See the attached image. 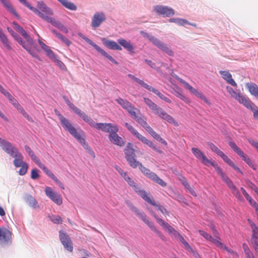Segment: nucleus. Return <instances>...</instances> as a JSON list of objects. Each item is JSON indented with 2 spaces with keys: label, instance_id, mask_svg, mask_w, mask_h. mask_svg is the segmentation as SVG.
<instances>
[{
  "label": "nucleus",
  "instance_id": "nucleus-36",
  "mask_svg": "<svg viewBox=\"0 0 258 258\" xmlns=\"http://www.w3.org/2000/svg\"><path fill=\"white\" fill-rule=\"evenodd\" d=\"M215 245L220 249L226 250L228 253L232 255L237 254L232 249L229 248L223 243L220 242L219 240H217Z\"/></svg>",
  "mask_w": 258,
  "mask_h": 258
},
{
  "label": "nucleus",
  "instance_id": "nucleus-10",
  "mask_svg": "<svg viewBox=\"0 0 258 258\" xmlns=\"http://www.w3.org/2000/svg\"><path fill=\"white\" fill-rule=\"evenodd\" d=\"M12 243V233L5 227H0V244L2 246L9 245Z\"/></svg>",
  "mask_w": 258,
  "mask_h": 258
},
{
  "label": "nucleus",
  "instance_id": "nucleus-55",
  "mask_svg": "<svg viewBox=\"0 0 258 258\" xmlns=\"http://www.w3.org/2000/svg\"><path fill=\"white\" fill-rule=\"evenodd\" d=\"M182 183L183 185L184 186V187L188 190V191L190 192L191 195L194 196H197V195L195 191V190L193 189V188L190 186V185L188 184L187 181L186 180H183L182 182Z\"/></svg>",
  "mask_w": 258,
  "mask_h": 258
},
{
  "label": "nucleus",
  "instance_id": "nucleus-20",
  "mask_svg": "<svg viewBox=\"0 0 258 258\" xmlns=\"http://www.w3.org/2000/svg\"><path fill=\"white\" fill-rule=\"evenodd\" d=\"M219 73L222 76V78L229 84L234 87L237 86V84L232 79V75L229 72L227 71H220Z\"/></svg>",
  "mask_w": 258,
  "mask_h": 258
},
{
  "label": "nucleus",
  "instance_id": "nucleus-44",
  "mask_svg": "<svg viewBox=\"0 0 258 258\" xmlns=\"http://www.w3.org/2000/svg\"><path fill=\"white\" fill-rule=\"evenodd\" d=\"M59 236L62 244L68 243L69 241H71L69 236L62 231H59Z\"/></svg>",
  "mask_w": 258,
  "mask_h": 258
},
{
  "label": "nucleus",
  "instance_id": "nucleus-48",
  "mask_svg": "<svg viewBox=\"0 0 258 258\" xmlns=\"http://www.w3.org/2000/svg\"><path fill=\"white\" fill-rule=\"evenodd\" d=\"M116 101L124 109H126L131 103L126 100L123 99L121 98H118L116 99Z\"/></svg>",
  "mask_w": 258,
  "mask_h": 258
},
{
  "label": "nucleus",
  "instance_id": "nucleus-11",
  "mask_svg": "<svg viewBox=\"0 0 258 258\" xmlns=\"http://www.w3.org/2000/svg\"><path fill=\"white\" fill-rule=\"evenodd\" d=\"M45 194L52 202L57 205H61L62 203L61 196L53 190L51 187L49 186L45 187Z\"/></svg>",
  "mask_w": 258,
  "mask_h": 258
},
{
  "label": "nucleus",
  "instance_id": "nucleus-59",
  "mask_svg": "<svg viewBox=\"0 0 258 258\" xmlns=\"http://www.w3.org/2000/svg\"><path fill=\"white\" fill-rule=\"evenodd\" d=\"M220 176L222 179L226 183L227 185L229 188L233 185L232 181L225 173L223 174Z\"/></svg>",
  "mask_w": 258,
  "mask_h": 258
},
{
  "label": "nucleus",
  "instance_id": "nucleus-46",
  "mask_svg": "<svg viewBox=\"0 0 258 258\" xmlns=\"http://www.w3.org/2000/svg\"><path fill=\"white\" fill-rule=\"evenodd\" d=\"M78 35L83 38L86 42H87L88 44L92 46L95 49L98 47V45H97L96 43H95L93 41H92L91 39L88 38L87 37L85 36L82 33L79 32L78 33Z\"/></svg>",
  "mask_w": 258,
  "mask_h": 258
},
{
  "label": "nucleus",
  "instance_id": "nucleus-50",
  "mask_svg": "<svg viewBox=\"0 0 258 258\" xmlns=\"http://www.w3.org/2000/svg\"><path fill=\"white\" fill-rule=\"evenodd\" d=\"M153 93L157 95L160 99L164 100L165 102L167 103H171V101L170 99L165 96L161 93H160L157 89L154 88L153 91H152Z\"/></svg>",
  "mask_w": 258,
  "mask_h": 258
},
{
  "label": "nucleus",
  "instance_id": "nucleus-22",
  "mask_svg": "<svg viewBox=\"0 0 258 258\" xmlns=\"http://www.w3.org/2000/svg\"><path fill=\"white\" fill-rule=\"evenodd\" d=\"M136 152H138V151L133 148V145L131 143H128L124 149L125 159H126L128 158L136 156Z\"/></svg>",
  "mask_w": 258,
  "mask_h": 258
},
{
  "label": "nucleus",
  "instance_id": "nucleus-35",
  "mask_svg": "<svg viewBox=\"0 0 258 258\" xmlns=\"http://www.w3.org/2000/svg\"><path fill=\"white\" fill-rule=\"evenodd\" d=\"M240 190L242 191V194L245 197L246 199L248 201L249 204L255 208L256 207L258 206V204L252 200L251 197L248 195V194L246 191L245 189L243 187L240 188Z\"/></svg>",
  "mask_w": 258,
  "mask_h": 258
},
{
  "label": "nucleus",
  "instance_id": "nucleus-1",
  "mask_svg": "<svg viewBox=\"0 0 258 258\" xmlns=\"http://www.w3.org/2000/svg\"><path fill=\"white\" fill-rule=\"evenodd\" d=\"M57 115L59 117V119L62 127L66 130L68 131L70 134L83 146L85 149L88 151V152L90 156L94 158L95 157V153L89 147V145L86 142L84 138L82 136L83 132L81 130L80 132H78L77 129L72 125L71 122L59 113H57Z\"/></svg>",
  "mask_w": 258,
  "mask_h": 258
},
{
  "label": "nucleus",
  "instance_id": "nucleus-5",
  "mask_svg": "<svg viewBox=\"0 0 258 258\" xmlns=\"http://www.w3.org/2000/svg\"><path fill=\"white\" fill-rule=\"evenodd\" d=\"M153 11L157 15L161 16L163 18L170 17L175 14V11L172 8L161 5H157L153 6Z\"/></svg>",
  "mask_w": 258,
  "mask_h": 258
},
{
  "label": "nucleus",
  "instance_id": "nucleus-58",
  "mask_svg": "<svg viewBox=\"0 0 258 258\" xmlns=\"http://www.w3.org/2000/svg\"><path fill=\"white\" fill-rule=\"evenodd\" d=\"M210 149L211 150L216 153L217 155L220 156L223 153L222 151H221L219 149H218L214 144L213 143H209L208 144Z\"/></svg>",
  "mask_w": 258,
  "mask_h": 258
},
{
  "label": "nucleus",
  "instance_id": "nucleus-8",
  "mask_svg": "<svg viewBox=\"0 0 258 258\" xmlns=\"http://www.w3.org/2000/svg\"><path fill=\"white\" fill-rule=\"evenodd\" d=\"M139 169L148 177L150 178L156 183L159 184L161 186L165 187L166 186V183L165 182H164L162 179L159 177L156 174L151 171L149 169L144 167L142 164H140Z\"/></svg>",
  "mask_w": 258,
  "mask_h": 258
},
{
  "label": "nucleus",
  "instance_id": "nucleus-57",
  "mask_svg": "<svg viewBox=\"0 0 258 258\" xmlns=\"http://www.w3.org/2000/svg\"><path fill=\"white\" fill-rule=\"evenodd\" d=\"M139 140L141 141L143 143L146 144L147 145L152 148V149L155 148L156 146L153 144V143L152 141L148 140L145 137L142 136V137L140 138V139Z\"/></svg>",
  "mask_w": 258,
  "mask_h": 258
},
{
  "label": "nucleus",
  "instance_id": "nucleus-52",
  "mask_svg": "<svg viewBox=\"0 0 258 258\" xmlns=\"http://www.w3.org/2000/svg\"><path fill=\"white\" fill-rule=\"evenodd\" d=\"M138 84L141 85L142 87L147 89L149 91H152L154 88L152 87L151 86L148 85L143 80H142L140 79H138L137 81L136 82Z\"/></svg>",
  "mask_w": 258,
  "mask_h": 258
},
{
  "label": "nucleus",
  "instance_id": "nucleus-26",
  "mask_svg": "<svg viewBox=\"0 0 258 258\" xmlns=\"http://www.w3.org/2000/svg\"><path fill=\"white\" fill-rule=\"evenodd\" d=\"M66 9L75 11L77 10V6L69 0H57Z\"/></svg>",
  "mask_w": 258,
  "mask_h": 258
},
{
  "label": "nucleus",
  "instance_id": "nucleus-14",
  "mask_svg": "<svg viewBox=\"0 0 258 258\" xmlns=\"http://www.w3.org/2000/svg\"><path fill=\"white\" fill-rule=\"evenodd\" d=\"M153 216L157 221L158 223L161 226H162L165 230H166L169 234H170L172 236L174 237L176 235H178V232L173 227H172L170 225H169L167 222L158 218V216L155 214H154Z\"/></svg>",
  "mask_w": 258,
  "mask_h": 258
},
{
  "label": "nucleus",
  "instance_id": "nucleus-64",
  "mask_svg": "<svg viewBox=\"0 0 258 258\" xmlns=\"http://www.w3.org/2000/svg\"><path fill=\"white\" fill-rule=\"evenodd\" d=\"M50 220L55 224H60L61 223L62 220L60 216L53 215L50 217Z\"/></svg>",
  "mask_w": 258,
  "mask_h": 258
},
{
  "label": "nucleus",
  "instance_id": "nucleus-33",
  "mask_svg": "<svg viewBox=\"0 0 258 258\" xmlns=\"http://www.w3.org/2000/svg\"><path fill=\"white\" fill-rule=\"evenodd\" d=\"M25 200L26 203L32 208L36 209L39 207L38 202L36 199L31 195H27L26 197Z\"/></svg>",
  "mask_w": 258,
  "mask_h": 258
},
{
  "label": "nucleus",
  "instance_id": "nucleus-29",
  "mask_svg": "<svg viewBox=\"0 0 258 258\" xmlns=\"http://www.w3.org/2000/svg\"><path fill=\"white\" fill-rule=\"evenodd\" d=\"M13 158H15L13 163L16 167H21L26 164L25 162L23 161V156L20 152L16 154V156H14Z\"/></svg>",
  "mask_w": 258,
  "mask_h": 258
},
{
  "label": "nucleus",
  "instance_id": "nucleus-16",
  "mask_svg": "<svg viewBox=\"0 0 258 258\" xmlns=\"http://www.w3.org/2000/svg\"><path fill=\"white\" fill-rule=\"evenodd\" d=\"M252 234L251 237V242L255 251L258 253V227L255 224H251Z\"/></svg>",
  "mask_w": 258,
  "mask_h": 258
},
{
  "label": "nucleus",
  "instance_id": "nucleus-39",
  "mask_svg": "<svg viewBox=\"0 0 258 258\" xmlns=\"http://www.w3.org/2000/svg\"><path fill=\"white\" fill-rule=\"evenodd\" d=\"M229 188L232 191V194L235 197V198L237 199L238 201L240 202H243L244 199L241 196L240 191L237 189V188L233 184Z\"/></svg>",
  "mask_w": 258,
  "mask_h": 258
},
{
  "label": "nucleus",
  "instance_id": "nucleus-19",
  "mask_svg": "<svg viewBox=\"0 0 258 258\" xmlns=\"http://www.w3.org/2000/svg\"><path fill=\"white\" fill-rule=\"evenodd\" d=\"M102 41L103 44L110 49L117 50H122V48L114 41L108 40L105 38H103Z\"/></svg>",
  "mask_w": 258,
  "mask_h": 258
},
{
  "label": "nucleus",
  "instance_id": "nucleus-45",
  "mask_svg": "<svg viewBox=\"0 0 258 258\" xmlns=\"http://www.w3.org/2000/svg\"><path fill=\"white\" fill-rule=\"evenodd\" d=\"M31 159L39 166V167L43 170V171L47 168V167L41 162L39 158L34 154L31 156Z\"/></svg>",
  "mask_w": 258,
  "mask_h": 258
},
{
  "label": "nucleus",
  "instance_id": "nucleus-15",
  "mask_svg": "<svg viewBox=\"0 0 258 258\" xmlns=\"http://www.w3.org/2000/svg\"><path fill=\"white\" fill-rule=\"evenodd\" d=\"M191 151L194 156L198 159L203 165L207 166H209L211 160H209L200 149L197 148H192Z\"/></svg>",
  "mask_w": 258,
  "mask_h": 258
},
{
  "label": "nucleus",
  "instance_id": "nucleus-12",
  "mask_svg": "<svg viewBox=\"0 0 258 258\" xmlns=\"http://www.w3.org/2000/svg\"><path fill=\"white\" fill-rule=\"evenodd\" d=\"M117 127L113 131V132L108 135L109 140L114 145L119 147H122L125 145V142L123 139L117 135L118 132Z\"/></svg>",
  "mask_w": 258,
  "mask_h": 258
},
{
  "label": "nucleus",
  "instance_id": "nucleus-28",
  "mask_svg": "<svg viewBox=\"0 0 258 258\" xmlns=\"http://www.w3.org/2000/svg\"><path fill=\"white\" fill-rule=\"evenodd\" d=\"M246 87L250 94L258 99V86L252 83H248L246 84Z\"/></svg>",
  "mask_w": 258,
  "mask_h": 258
},
{
  "label": "nucleus",
  "instance_id": "nucleus-63",
  "mask_svg": "<svg viewBox=\"0 0 258 258\" xmlns=\"http://www.w3.org/2000/svg\"><path fill=\"white\" fill-rule=\"evenodd\" d=\"M58 35V36L57 37L60 39L66 45L69 46L71 45V42L67 38L63 36L61 34Z\"/></svg>",
  "mask_w": 258,
  "mask_h": 258
},
{
  "label": "nucleus",
  "instance_id": "nucleus-4",
  "mask_svg": "<svg viewBox=\"0 0 258 258\" xmlns=\"http://www.w3.org/2000/svg\"><path fill=\"white\" fill-rule=\"evenodd\" d=\"M141 34L145 38H147L154 45L171 56H174V52L166 44L154 37V36L144 31H141Z\"/></svg>",
  "mask_w": 258,
  "mask_h": 258
},
{
  "label": "nucleus",
  "instance_id": "nucleus-62",
  "mask_svg": "<svg viewBox=\"0 0 258 258\" xmlns=\"http://www.w3.org/2000/svg\"><path fill=\"white\" fill-rule=\"evenodd\" d=\"M220 157L223 160V161L226 163L229 166L232 165V163H233L232 160H231L224 153H223Z\"/></svg>",
  "mask_w": 258,
  "mask_h": 258
},
{
  "label": "nucleus",
  "instance_id": "nucleus-60",
  "mask_svg": "<svg viewBox=\"0 0 258 258\" xmlns=\"http://www.w3.org/2000/svg\"><path fill=\"white\" fill-rule=\"evenodd\" d=\"M209 164H210L215 168L217 174L221 176L224 173L223 172L220 166H218V165L215 163L214 162L211 161L209 163Z\"/></svg>",
  "mask_w": 258,
  "mask_h": 258
},
{
  "label": "nucleus",
  "instance_id": "nucleus-54",
  "mask_svg": "<svg viewBox=\"0 0 258 258\" xmlns=\"http://www.w3.org/2000/svg\"><path fill=\"white\" fill-rule=\"evenodd\" d=\"M192 94L197 97L204 101L206 103L208 104H210V101L206 98V96L201 92H199L197 89L194 91Z\"/></svg>",
  "mask_w": 258,
  "mask_h": 258
},
{
  "label": "nucleus",
  "instance_id": "nucleus-32",
  "mask_svg": "<svg viewBox=\"0 0 258 258\" xmlns=\"http://www.w3.org/2000/svg\"><path fill=\"white\" fill-rule=\"evenodd\" d=\"M238 101L239 103L242 104L246 108L250 109L253 112L255 110L254 108L256 107V106H255L253 103H252L249 100L247 99L243 96H242L240 100Z\"/></svg>",
  "mask_w": 258,
  "mask_h": 258
},
{
  "label": "nucleus",
  "instance_id": "nucleus-13",
  "mask_svg": "<svg viewBox=\"0 0 258 258\" xmlns=\"http://www.w3.org/2000/svg\"><path fill=\"white\" fill-rule=\"evenodd\" d=\"M117 127V125L110 123H97L95 128L111 134Z\"/></svg>",
  "mask_w": 258,
  "mask_h": 258
},
{
  "label": "nucleus",
  "instance_id": "nucleus-18",
  "mask_svg": "<svg viewBox=\"0 0 258 258\" xmlns=\"http://www.w3.org/2000/svg\"><path fill=\"white\" fill-rule=\"evenodd\" d=\"M19 2L23 4L25 6L27 7L30 10L33 11L34 13L37 14L38 16L41 18L42 19L45 21L47 19L48 16L46 14H43L41 12L39 11L37 8L31 6L26 0H19Z\"/></svg>",
  "mask_w": 258,
  "mask_h": 258
},
{
  "label": "nucleus",
  "instance_id": "nucleus-42",
  "mask_svg": "<svg viewBox=\"0 0 258 258\" xmlns=\"http://www.w3.org/2000/svg\"><path fill=\"white\" fill-rule=\"evenodd\" d=\"M126 160L127 161L128 164L130 165V166L131 167H132V168H136L138 166H139V167H140V164H142L141 163H140L139 161H138L135 159V156H134V157H130V158H128Z\"/></svg>",
  "mask_w": 258,
  "mask_h": 258
},
{
  "label": "nucleus",
  "instance_id": "nucleus-61",
  "mask_svg": "<svg viewBox=\"0 0 258 258\" xmlns=\"http://www.w3.org/2000/svg\"><path fill=\"white\" fill-rule=\"evenodd\" d=\"M242 160H244L245 163L248 164L252 169L255 170V167L253 162L251 161L250 159L246 155H245L242 158Z\"/></svg>",
  "mask_w": 258,
  "mask_h": 258
},
{
  "label": "nucleus",
  "instance_id": "nucleus-53",
  "mask_svg": "<svg viewBox=\"0 0 258 258\" xmlns=\"http://www.w3.org/2000/svg\"><path fill=\"white\" fill-rule=\"evenodd\" d=\"M192 94L197 97L204 101L206 103L208 104H210V101L206 98V96L201 92H199L197 89L194 91Z\"/></svg>",
  "mask_w": 258,
  "mask_h": 258
},
{
  "label": "nucleus",
  "instance_id": "nucleus-7",
  "mask_svg": "<svg viewBox=\"0 0 258 258\" xmlns=\"http://www.w3.org/2000/svg\"><path fill=\"white\" fill-rule=\"evenodd\" d=\"M106 20V16L104 12L102 11L96 12L93 14L91 18V26L93 29H96L99 27Z\"/></svg>",
  "mask_w": 258,
  "mask_h": 258
},
{
  "label": "nucleus",
  "instance_id": "nucleus-17",
  "mask_svg": "<svg viewBox=\"0 0 258 258\" xmlns=\"http://www.w3.org/2000/svg\"><path fill=\"white\" fill-rule=\"evenodd\" d=\"M45 21L48 23H50L52 25L57 28L62 32L65 33L69 32L68 29L63 24H61L59 21L56 20L54 18L48 16Z\"/></svg>",
  "mask_w": 258,
  "mask_h": 258
},
{
  "label": "nucleus",
  "instance_id": "nucleus-40",
  "mask_svg": "<svg viewBox=\"0 0 258 258\" xmlns=\"http://www.w3.org/2000/svg\"><path fill=\"white\" fill-rule=\"evenodd\" d=\"M199 233L203 236L205 239H206L207 240H209L212 243L215 244L218 239L215 238L213 237L210 234L207 233L206 232L200 230L199 231Z\"/></svg>",
  "mask_w": 258,
  "mask_h": 258
},
{
  "label": "nucleus",
  "instance_id": "nucleus-34",
  "mask_svg": "<svg viewBox=\"0 0 258 258\" xmlns=\"http://www.w3.org/2000/svg\"><path fill=\"white\" fill-rule=\"evenodd\" d=\"M168 22L170 23H174L177 24L179 26H185L186 24H188L189 22L185 19L179 18H172L168 20Z\"/></svg>",
  "mask_w": 258,
  "mask_h": 258
},
{
  "label": "nucleus",
  "instance_id": "nucleus-23",
  "mask_svg": "<svg viewBox=\"0 0 258 258\" xmlns=\"http://www.w3.org/2000/svg\"><path fill=\"white\" fill-rule=\"evenodd\" d=\"M43 171L48 176L50 177L61 189H64L63 184L58 179V178L56 176L54 175V174L50 170L47 168Z\"/></svg>",
  "mask_w": 258,
  "mask_h": 258
},
{
  "label": "nucleus",
  "instance_id": "nucleus-51",
  "mask_svg": "<svg viewBox=\"0 0 258 258\" xmlns=\"http://www.w3.org/2000/svg\"><path fill=\"white\" fill-rule=\"evenodd\" d=\"M19 33L24 37L28 44H33L34 41L33 39L24 29H23Z\"/></svg>",
  "mask_w": 258,
  "mask_h": 258
},
{
  "label": "nucleus",
  "instance_id": "nucleus-49",
  "mask_svg": "<svg viewBox=\"0 0 258 258\" xmlns=\"http://www.w3.org/2000/svg\"><path fill=\"white\" fill-rule=\"evenodd\" d=\"M177 79L180 83H181L184 86L185 89L188 90L191 93H192L196 90V89L194 88L188 83H187L186 81H185L181 78H178Z\"/></svg>",
  "mask_w": 258,
  "mask_h": 258
},
{
  "label": "nucleus",
  "instance_id": "nucleus-9",
  "mask_svg": "<svg viewBox=\"0 0 258 258\" xmlns=\"http://www.w3.org/2000/svg\"><path fill=\"white\" fill-rule=\"evenodd\" d=\"M130 209L142 219L150 228L151 229L157 234H160V232L157 230L154 224L150 221L147 216L143 213L140 212L136 207L131 205L130 206Z\"/></svg>",
  "mask_w": 258,
  "mask_h": 258
},
{
  "label": "nucleus",
  "instance_id": "nucleus-56",
  "mask_svg": "<svg viewBox=\"0 0 258 258\" xmlns=\"http://www.w3.org/2000/svg\"><path fill=\"white\" fill-rule=\"evenodd\" d=\"M142 126H143L146 130L147 129V127H149L150 126L147 124L146 120L139 116H137L135 119Z\"/></svg>",
  "mask_w": 258,
  "mask_h": 258
},
{
  "label": "nucleus",
  "instance_id": "nucleus-43",
  "mask_svg": "<svg viewBox=\"0 0 258 258\" xmlns=\"http://www.w3.org/2000/svg\"><path fill=\"white\" fill-rule=\"evenodd\" d=\"M81 117L91 127L95 128L97 123H96L90 116L84 113Z\"/></svg>",
  "mask_w": 258,
  "mask_h": 258
},
{
  "label": "nucleus",
  "instance_id": "nucleus-25",
  "mask_svg": "<svg viewBox=\"0 0 258 258\" xmlns=\"http://www.w3.org/2000/svg\"><path fill=\"white\" fill-rule=\"evenodd\" d=\"M38 8L48 15H53V11L42 1L37 2Z\"/></svg>",
  "mask_w": 258,
  "mask_h": 258
},
{
  "label": "nucleus",
  "instance_id": "nucleus-21",
  "mask_svg": "<svg viewBox=\"0 0 258 258\" xmlns=\"http://www.w3.org/2000/svg\"><path fill=\"white\" fill-rule=\"evenodd\" d=\"M15 39L17 40L18 42L21 44L31 55L35 56V53L31 49V46L33 44H28L27 41L26 40H23L19 35Z\"/></svg>",
  "mask_w": 258,
  "mask_h": 258
},
{
  "label": "nucleus",
  "instance_id": "nucleus-2",
  "mask_svg": "<svg viewBox=\"0 0 258 258\" xmlns=\"http://www.w3.org/2000/svg\"><path fill=\"white\" fill-rule=\"evenodd\" d=\"M115 169L118 171L120 175L124 179L127 183L134 188V190L137 192L141 197H142L145 201L147 202L151 205H155V204L151 200L146 191L144 189H140V187L136 184L133 180H132L127 175L126 172L123 170L118 166H115Z\"/></svg>",
  "mask_w": 258,
  "mask_h": 258
},
{
  "label": "nucleus",
  "instance_id": "nucleus-27",
  "mask_svg": "<svg viewBox=\"0 0 258 258\" xmlns=\"http://www.w3.org/2000/svg\"><path fill=\"white\" fill-rule=\"evenodd\" d=\"M3 6L6 8L18 20L20 19V17L16 10L12 7L10 3L7 0H0Z\"/></svg>",
  "mask_w": 258,
  "mask_h": 258
},
{
  "label": "nucleus",
  "instance_id": "nucleus-47",
  "mask_svg": "<svg viewBox=\"0 0 258 258\" xmlns=\"http://www.w3.org/2000/svg\"><path fill=\"white\" fill-rule=\"evenodd\" d=\"M8 100L10 103L19 111L23 107L20 105L18 101L11 95Z\"/></svg>",
  "mask_w": 258,
  "mask_h": 258
},
{
  "label": "nucleus",
  "instance_id": "nucleus-3",
  "mask_svg": "<svg viewBox=\"0 0 258 258\" xmlns=\"http://www.w3.org/2000/svg\"><path fill=\"white\" fill-rule=\"evenodd\" d=\"M144 100L146 104L153 111V112L162 119L167 121L169 123L175 126L178 125V122L170 115L165 112L161 108L157 106L151 99L144 98Z\"/></svg>",
  "mask_w": 258,
  "mask_h": 258
},
{
  "label": "nucleus",
  "instance_id": "nucleus-31",
  "mask_svg": "<svg viewBox=\"0 0 258 258\" xmlns=\"http://www.w3.org/2000/svg\"><path fill=\"white\" fill-rule=\"evenodd\" d=\"M238 101L239 103L242 104L246 108L250 109L253 112L255 110L254 108L256 107V106H255L253 103H252L249 100L247 99L243 96H242L240 100Z\"/></svg>",
  "mask_w": 258,
  "mask_h": 258
},
{
  "label": "nucleus",
  "instance_id": "nucleus-37",
  "mask_svg": "<svg viewBox=\"0 0 258 258\" xmlns=\"http://www.w3.org/2000/svg\"><path fill=\"white\" fill-rule=\"evenodd\" d=\"M229 145L232 150L240 157L242 158L245 155L240 148L237 146L234 142L230 141L229 143Z\"/></svg>",
  "mask_w": 258,
  "mask_h": 258
},
{
  "label": "nucleus",
  "instance_id": "nucleus-30",
  "mask_svg": "<svg viewBox=\"0 0 258 258\" xmlns=\"http://www.w3.org/2000/svg\"><path fill=\"white\" fill-rule=\"evenodd\" d=\"M238 101L239 103L242 104L246 108L250 109L253 112L255 110L254 108L256 107V106H255L253 103H252L249 100L247 99L243 96H242L240 100Z\"/></svg>",
  "mask_w": 258,
  "mask_h": 258
},
{
  "label": "nucleus",
  "instance_id": "nucleus-6",
  "mask_svg": "<svg viewBox=\"0 0 258 258\" xmlns=\"http://www.w3.org/2000/svg\"><path fill=\"white\" fill-rule=\"evenodd\" d=\"M0 147L11 157L16 156L20 152L11 143L0 138Z\"/></svg>",
  "mask_w": 258,
  "mask_h": 258
},
{
  "label": "nucleus",
  "instance_id": "nucleus-38",
  "mask_svg": "<svg viewBox=\"0 0 258 258\" xmlns=\"http://www.w3.org/2000/svg\"><path fill=\"white\" fill-rule=\"evenodd\" d=\"M96 50L101 53L104 57L108 59L110 61L113 63L117 64L118 62L116 60H115L111 55H109L107 52H106L103 49H102L100 46H98V47L96 49Z\"/></svg>",
  "mask_w": 258,
  "mask_h": 258
},
{
  "label": "nucleus",
  "instance_id": "nucleus-24",
  "mask_svg": "<svg viewBox=\"0 0 258 258\" xmlns=\"http://www.w3.org/2000/svg\"><path fill=\"white\" fill-rule=\"evenodd\" d=\"M118 43L125 49L131 53L134 52V47L130 43V41H127L126 40L121 38L117 40Z\"/></svg>",
  "mask_w": 258,
  "mask_h": 258
},
{
  "label": "nucleus",
  "instance_id": "nucleus-41",
  "mask_svg": "<svg viewBox=\"0 0 258 258\" xmlns=\"http://www.w3.org/2000/svg\"><path fill=\"white\" fill-rule=\"evenodd\" d=\"M0 40L7 49L8 50L12 49V47L9 44L8 39L3 32H2L0 33Z\"/></svg>",
  "mask_w": 258,
  "mask_h": 258
}]
</instances>
